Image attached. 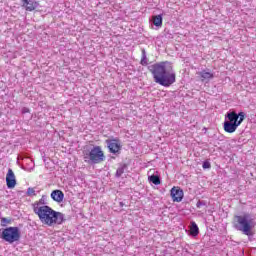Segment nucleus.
<instances>
[{
	"label": "nucleus",
	"instance_id": "obj_24",
	"mask_svg": "<svg viewBox=\"0 0 256 256\" xmlns=\"http://www.w3.org/2000/svg\"><path fill=\"white\" fill-rule=\"evenodd\" d=\"M123 205H124L123 202H120V207H123Z\"/></svg>",
	"mask_w": 256,
	"mask_h": 256
},
{
	"label": "nucleus",
	"instance_id": "obj_5",
	"mask_svg": "<svg viewBox=\"0 0 256 256\" xmlns=\"http://www.w3.org/2000/svg\"><path fill=\"white\" fill-rule=\"evenodd\" d=\"M84 161L89 165H97L105 161V153L101 149V146H94L90 151L84 152Z\"/></svg>",
	"mask_w": 256,
	"mask_h": 256
},
{
	"label": "nucleus",
	"instance_id": "obj_7",
	"mask_svg": "<svg viewBox=\"0 0 256 256\" xmlns=\"http://www.w3.org/2000/svg\"><path fill=\"white\" fill-rule=\"evenodd\" d=\"M110 153L116 155V153H120L121 151V142L117 139H107L105 141Z\"/></svg>",
	"mask_w": 256,
	"mask_h": 256
},
{
	"label": "nucleus",
	"instance_id": "obj_17",
	"mask_svg": "<svg viewBox=\"0 0 256 256\" xmlns=\"http://www.w3.org/2000/svg\"><path fill=\"white\" fill-rule=\"evenodd\" d=\"M127 169V164H122L116 171L115 177L119 178L123 173H125V170Z\"/></svg>",
	"mask_w": 256,
	"mask_h": 256
},
{
	"label": "nucleus",
	"instance_id": "obj_22",
	"mask_svg": "<svg viewBox=\"0 0 256 256\" xmlns=\"http://www.w3.org/2000/svg\"><path fill=\"white\" fill-rule=\"evenodd\" d=\"M203 169H211V162L210 161H204L202 164Z\"/></svg>",
	"mask_w": 256,
	"mask_h": 256
},
{
	"label": "nucleus",
	"instance_id": "obj_4",
	"mask_svg": "<svg viewBox=\"0 0 256 256\" xmlns=\"http://www.w3.org/2000/svg\"><path fill=\"white\" fill-rule=\"evenodd\" d=\"M226 118L228 120L224 122V131L226 133H235L237 127L245 121V112H240L238 114L236 112H228Z\"/></svg>",
	"mask_w": 256,
	"mask_h": 256
},
{
	"label": "nucleus",
	"instance_id": "obj_13",
	"mask_svg": "<svg viewBox=\"0 0 256 256\" xmlns=\"http://www.w3.org/2000/svg\"><path fill=\"white\" fill-rule=\"evenodd\" d=\"M190 235H192V237H197V235H199V226H197V223L195 222H191Z\"/></svg>",
	"mask_w": 256,
	"mask_h": 256
},
{
	"label": "nucleus",
	"instance_id": "obj_6",
	"mask_svg": "<svg viewBox=\"0 0 256 256\" xmlns=\"http://www.w3.org/2000/svg\"><path fill=\"white\" fill-rule=\"evenodd\" d=\"M1 239L10 245H12V243H17V241H20L21 239V230H19V227H7L3 229Z\"/></svg>",
	"mask_w": 256,
	"mask_h": 256
},
{
	"label": "nucleus",
	"instance_id": "obj_8",
	"mask_svg": "<svg viewBox=\"0 0 256 256\" xmlns=\"http://www.w3.org/2000/svg\"><path fill=\"white\" fill-rule=\"evenodd\" d=\"M6 185L8 189H14L15 185H17V180L15 179V173L11 168L8 169V173L6 175Z\"/></svg>",
	"mask_w": 256,
	"mask_h": 256
},
{
	"label": "nucleus",
	"instance_id": "obj_21",
	"mask_svg": "<svg viewBox=\"0 0 256 256\" xmlns=\"http://www.w3.org/2000/svg\"><path fill=\"white\" fill-rule=\"evenodd\" d=\"M205 205H207V202L201 201V200H199V201L196 203L197 209H201L202 207H205Z\"/></svg>",
	"mask_w": 256,
	"mask_h": 256
},
{
	"label": "nucleus",
	"instance_id": "obj_20",
	"mask_svg": "<svg viewBox=\"0 0 256 256\" xmlns=\"http://www.w3.org/2000/svg\"><path fill=\"white\" fill-rule=\"evenodd\" d=\"M34 205H38V207L45 206L46 205V203H45V196H42V198L38 202H35Z\"/></svg>",
	"mask_w": 256,
	"mask_h": 256
},
{
	"label": "nucleus",
	"instance_id": "obj_3",
	"mask_svg": "<svg viewBox=\"0 0 256 256\" xmlns=\"http://www.w3.org/2000/svg\"><path fill=\"white\" fill-rule=\"evenodd\" d=\"M234 228L237 231L243 232L248 237L251 236L252 229L256 226V217L251 213H244L240 216H235Z\"/></svg>",
	"mask_w": 256,
	"mask_h": 256
},
{
	"label": "nucleus",
	"instance_id": "obj_10",
	"mask_svg": "<svg viewBox=\"0 0 256 256\" xmlns=\"http://www.w3.org/2000/svg\"><path fill=\"white\" fill-rule=\"evenodd\" d=\"M22 7L27 11H35L39 7V2L35 0H22Z\"/></svg>",
	"mask_w": 256,
	"mask_h": 256
},
{
	"label": "nucleus",
	"instance_id": "obj_18",
	"mask_svg": "<svg viewBox=\"0 0 256 256\" xmlns=\"http://www.w3.org/2000/svg\"><path fill=\"white\" fill-rule=\"evenodd\" d=\"M7 225H11V219L2 217L1 218V226L2 227H7Z\"/></svg>",
	"mask_w": 256,
	"mask_h": 256
},
{
	"label": "nucleus",
	"instance_id": "obj_14",
	"mask_svg": "<svg viewBox=\"0 0 256 256\" xmlns=\"http://www.w3.org/2000/svg\"><path fill=\"white\" fill-rule=\"evenodd\" d=\"M152 21L155 27H161V25H163V16L161 15L153 16Z\"/></svg>",
	"mask_w": 256,
	"mask_h": 256
},
{
	"label": "nucleus",
	"instance_id": "obj_23",
	"mask_svg": "<svg viewBox=\"0 0 256 256\" xmlns=\"http://www.w3.org/2000/svg\"><path fill=\"white\" fill-rule=\"evenodd\" d=\"M28 111H29V109L24 108L23 113H27Z\"/></svg>",
	"mask_w": 256,
	"mask_h": 256
},
{
	"label": "nucleus",
	"instance_id": "obj_2",
	"mask_svg": "<svg viewBox=\"0 0 256 256\" xmlns=\"http://www.w3.org/2000/svg\"><path fill=\"white\" fill-rule=\"evenodd\" d=\"M33 211L38 215L41 223H43V225H48V227L62 225L63 221H65V215H63V213L53 210V208L48 205L39 207V204H33Z\"/></svg>",
	"mask_w": 256,
	"mask_h": 256
},
{
	"label": "nucleus",
	"instance_id": "obj_11",
	"mask_svg": "<svg viewBox=\"0 0 256 256\" xmlns=\"http://www.w3.org/2000/svg\"><path fill=\"white\" fill-rule=\"evenodd\" d=\"M51 199L56 201V203H63V199H65V194L61 190H53L51 193Z\"/></svg>",
	"mask_w": 256,
	"mask_h": 256
},
{
	"label": "nucleus",
	"instance_id": "obj_9",
	"mask_svg": "<svg viewBox=\"0 0 256 256\" xmlns=\"http://www.w3.org/2000/svg\"><path fill=\"white\" fill-rule=\"evenodd\" d=\"M172 200L176 203H181L183 201V190L173 187L171 189Z\"/></svg>",
	"mask_w": 256,
	"mask_h": 256
},
{
	"label": "nucleus",
	"instance_id": "obj_19",
	"mask_svg": "<svg viewBox=\"0 0 256 256\" xmlns=\"http://www.w3.org/2000/svg\"><path fill=\"white\" fill-rule=\"evenodd\" d=\"M26 195L28 197H35L37 195V193H35V188H28Z\"/></svg>",
	"mask_w": 256,
	"mask_h": 256
},
{
	"label": "nucleus",
	"instance_id": "obj_1",
	"mask_svg": "<svg viewBox=\"0 0 256 256\" xmlns=\"http://www.w3.org/2000/svg\"><path fill=\"white\" fill-rule=\"evenodd\" d=\"M148 71L152 74L154 81L162 87H171L177 79L173 64L167 61L148 66Z\"/></svg>",
	"mask_w": 256,
	"mask_h": 256
},
{
	"label": "nucleus",
	"instance_id": "obj_16",
	"mask_svg": "<svg viewBox=\"0 0 256 256\" xmlns=\"http://www.w3.org/2000/svg\"><path fill=\"white\" fill-rule=\"evenodd\" d=\"M140 64L143 65V67H146V65H149V62L147 60V52L145 51V49H142V58L140 61Z\"/></svg>",
	"mask_w": 256,
	"mask_h": 256
},
{
	"label": "nucleus",
	"instance_id": "obj_12",
	"mask_svg": "<svg viewBox=\"0 0 256 256\" xmlns=\"http://www.w3.org/2000/svg\"><path fill=\"white\" fill-rule=\"evenodd\" d=\"M202 81H211V79H213V77H215V75L207 70H202L199 73Z\"/></svg>",
	"mask_w": 256,
	"mask_h": 256
},
{
	"label": "nucleus",
	"instance_id": "obj_15",
	"mask_svg": "<svg viewBox=\"0 0 256 256\" xmlns=\"http://www.w3.org/2000/svg\"><path fill=\"white\" fill-rule=\"evenodd\" d=\"M148 181L153 185H161V178L158 175H151L148 177Z\"/></svg>",
	"mask_w": 256,
	"mask_h": 256
}]
</instances>
